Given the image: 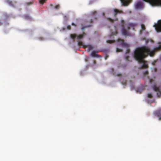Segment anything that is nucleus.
<instances>
[{"instance_id": "f257e3e1", "label": "nucleus", "mask_w": 161, "mask_h": 161, "mask_svg": "<svg viewBox=\"0 0 161 161\" xmlns=\"http://www.w3.org/2000/svg\"><path fill=\"white\" fill-rule=\"evenodd\" d=\"M159 45L158 47L154 48L153 50L151 51L149 47L143 46L141 47L136 48L134 51V56L135 59L140 63H142V65L140 69L147 68L148 66L146 63V62L143 58L146 57L148 55L152 57L154 56L155 52L161 50V42H158Z\"/></svg>"}, {"instance_id": "f03ea898", "label": "nucleus", "mask_w": 161, "mask_h": 161, "mask_svg": "<svg viewBox=\"0 0 161 161\" xmlns=\"http://www.w3.org/2000/svg\"><path fill=\"white\" fill-rule=\"evenodd\" d=\"M143 1L149 3L152 6H161V0H143Z\"/></svg>"}, {"instance_id": "7ed1b4c3", "label": "nucleus", "mask_w": 161, "mask_h": 161, "mask_svg": "<svg viewBox=\"0 0 161 161\" xmlns=\"http://www.w3.org/2000/svg\"><path fill=\"white\" fill-rule=\"evenodd\" d=\"M153 27L157 32H161V19L158 20L157 23H155Z\"/></svg>"}, {"instance_id": "20e7f679", "label": "nucleus", "mask_w": 161, "mask_h": 161, "mask_svg": "<svg viewBox=\"0 0 161 161\" xmlns=\"http://www.w3.org/2000/svg\"><path fill=\"white\" fill-rule=\"evenodd\" d=\"M122 23V34L125 36H128L130 35L129 33L127 32L125 28L124 24L125 23V21L124 20H122L121 21Z\"/></svg>"}, {"instance_id": "39448f33", "label": "nucleus", "mask_w": 161, "mask_h": 161, "mask_svg": "<svg viewBox=\"0 0 161 161\" xmlns=\"http://www.w3.org/2000/svg\"><path fill=\"white\" fill-rule=\"evenodd\" d=\"M86 34L85 33L83 32L82 34L78 36L75 34H71L70 35V36L71 38L73 39H74L76 37L77 39L79 40L82 39L84 36H86Z\"/></svg>"}, {"instance_id": "423d86ee", "label": "nucleus", "mask_w": 161, "mask_h": 161, "mask_svg": "<svg viewBox=\"0 0 161 161\" xmlns=\"http://www.w3.org/2000/svg\"><path fill=\"white\" fill-rule=\"evenodd\" d=\"M153 88L155 91L157 92L158 97H161V90L159 89V87L154 85L153 86Z\"/></svg>"}, {"instance_id": "0eeeda50", "label": "nucleus", "mask_w": 161, "mask_h": 161, "mask_svg": "<svg viewBox=\"0 0 161 161\" xmlns=\"http://www.w3.org/2000/svg\"><path fill=\"white\" fill-rule=\"evenodd\" d=\"M135 8L137 9H142L144 8V5L142 2H139L136 4Z\"/></svg>"}, {"instance_id": "6e6552de", "label": "nucleus", "mask_w": 161, "mask_h": 161, "mask_svg": "<svg viewBox=\"0 0 161 161\" xmlns=\"http://www.w3.org/2000/svg\"><path fill=\"white\" fill-rule=\"evenodd\" d=\"M118 42L119 43V44L123 46L126 47H129V45L125 42L124 40L119 39H118Z\"/></svg>"}, {"instance_id": "1a4fd4ad", "label": "nucleus", "mask_w": 161, "mask_h": 161, "mask_svg": "<svg viewBox=\"0 0 161 161\" xmlns=\"http://www.w3.org/2000/svg\"><path fill=\"white\" fill-rule=\"evenodd\" d=\"M123 12L120 10L117 9H115L114 10V14L113 15L114 17H116V16L118 14H123Z\"/></svg>"}, {"instance_id": "9d476101", "label": "nucleus", "mask_w": 161, "mask_h": 161, "mask_svg": "<svg viewBox=\"0 0 161 161\" xmlns=\"http://www.w3.org/2000/svg\"><path fill=\"white\" fill-rule=\"evenodd\" d=\"M124 6L128 5L131 2L132 0H120Z\"/></svg>"}, {"instance_id": "9b49d317", "label": "nucleus", "mask_w": 161, "mask_h": 161, "mask_svg": "<svg viewBox=\"0 0 161 161\" xmlns=\"http://www.w3.org/2000/svg\"><path fill=\"white\" fill-rule=\"evenodd\" d=\"M155 116L159 118V120H161V113L158 111H155L154 113Z\"/></svg>"}, {"instance_id": "f8f14e48", "label": "nucleus", "mask_w": 161, "mask_h": 161, "mask_svg": "<svg viewBox=\"0 0 161 161\" xmlns=\"http://www.w3.org/2000/svg\"><path fill=\"white\" fill-rule=\"evenodd\" d=\"M97 52H96L94 51H93L91 54V56L94 57H101L100 55L97 54Z\"/></svg>"}, {"instance_id": "ddd939ff", "label": "nucleus", "mask_w": 161, "mask_h": 161, "mask_svg": "<svg viewBox=\"0 0 161 161\" xmlns=\"http://www.w3.org/2000/svg\"><path fill=\"white\" fill-rule=\"evenodd\" d=\"M87 47L88 48V51H90L91 50H92L93 49V47L91 45H88L87 46Z\"/></svg>"}, {"instance_id": "4468645a", "label": "nucleus", "mask_w": 161, "mask_h": 161, "mask_svg": "<svg viewBox=\"0 0 161 161\" xmlns=\"http://www.w3.org/2000/svg\"><path fill=\"white\" fill-rule=\"evenodd\" d=\"M137 25V24L135 23H130V24L129 25V26L128 27V29L129 30L130 29V27H134L135 26H136Z\"/></svg>"}, {"instance_id": "2eb2a0df", "label": "nucleus", "mask_w": 161, "mask_h": 161, "mask_svg": "<svg viewBox=\"0 0 161 161\" xmlns=\"http://www.w3.org/2000/svg\"><path fill=\"white\" fill-rule=\"evenodd\" d=\"M6 2L7 3L9 4V5L11 6L13 5V4L12 1H10L9 0H6Z\"/></svg>"}, {"instance_id": "dca6fc26", "label": "nucleus", "mask_w": 161, "mask_h": 161, "mask_svg": "<svg viewBox=\"0 0 161 161\" xmlns=\"http://www.w3.org/2000/svg\"><path fill=\"white\" fill-rule=\"evenodd\" d=\"M117 34V32L115 31L114 32H112L110 35V37H111L112 36L114 35H116Z\"/></svg>"}, {"instance_id": "f3484780", "label": "nucleus", "mask_w": 161, "mask_h": 161, "mask_svg": "<svg viewBox=\"0 0 161 161\" xmlns=\"http://www.w3.org/2000/svg\"><path fill=\"white\" fill-rule=\"evenodd\" d=\"M115 42L114 40H108L107 41V42L108 43H114Z\"/></svg>"}, {"instance_id": "a211bd4d", "label": "nucleus", "mask_w": 161, "mask_h": 161, "mask_svg": "<svg viewBox=\"0 0 161 161\" xmlns=\"http://www.w3.org/2000/svg\"><path fill=\"white\" fill-rule=\"evenodd\" d=\"M141 28L142 30H145L146 28L145 25L143 24H142L141 25Z\"/></svg>"}, {"instance_id": "6ab92c4d", "label": "nucleus", "mask_w": 161, "mask_h": 161, "mask_svg": "<svg viewBox=\"0 0 161 161\" xmlns=\"http://www.w3.org/2000/svg\"><path fill=\"white\" fill-rule=\"evenodd\" d=\"M78 44L79 46H82L83 45V42L81 41H78Z\"/></svg>"}, {"instance_id": "aec40b11", "label": "nucleus", "mask_w": 161, "mask_h": 161, "mask_svg": "<svg viewBox=\"0 0 161 161\" xmlns=\"http://www.w3.org/2000/svg\"><path fill=\"white\" fill-rule=\"evenodd\" d=\"M147 96L149 98H152L153 97V95L152 94L150 93H148Z\"/></svg>"}, {"instance_id": "412c9836", "label": "nucleus", "mask_w": 161, "mask_h": 161, "mask_svg": "<svg viewBox=\"0 0 161 161\" xmlns=\"http://www.w3.org/2000/svg\"><path fill=\"white\" fill-rule=\"evenodd\" d=\"M47 0H40L39 3L40 4H43Z\"/></svg>"}, {"instance_id": "4be33fe9", "label": "nucleus", "mask_w": 161, "mask_h": 161, "mask_svg": "<svg viewBox=\"0 0 161 161\" xmlns=\"http://www.w3.org/2000/svg\"><path fill=\"white\" fill-rule=\"evenodd\" d=\"M25 19H31L30 17L28 15H25L24 16Z\"/></svg>"}, {"instance_id": "5701e85b", "label": "nucleus", "mask_w": 161, "mask_h": 161, "mask_svg": "<svg viewBox=\"0 0 161 161\" xmlns=\"http://www.w3.org/2000/svg\"><path fill=\"white\" fill-rule=\"evenodd\" d=\"M116 51L117 52H121L122 51V50L118 48H117Z\"/></svg>"}, {"instance_id": "b1692460", "label": "nucleus", "mask_w": 161, "mask_h": 161, "mask_svg": "<svg viewBox=\"0 0 161 161\" xmlns=\"http://www.w3.org/2000/svg\"><path fill=\"white\" fill-rule=\"evenodd\" d=\"M121 83L123 85H125L126 84V80H124Z\"/></svg>"}, {"instance_id": "393cba45", "label": "nucleus", "mask_w": 161, "mask_h": 161, "mask_svg": "<svg viewBox=\"0 0 161 161\" xmlns=\"http://www.w3.org/2000/svg\"><path fill=\"white\" fill-rule=\"evenodd\" d=\"M60 8V6L59 4L57 5L54 7V8L56 9H58Z\"/></svg>"}, {"instance_id": "a878e982", "label": "nucleus", "mask_w": 161, "mask_h": 161, "mask_svg": "<svg viewBox=\"0 0 161 161\" xmlns=\"http://www.w3.org/2000/svg\"><path fill=\"white\" fill-rule=\"evenodd\" d=\"M157 68H154L152 70V71H153L154 72H156L157 71Z\"/></svg>"}, {"instance_id": "bb28decb", "label": "nucleus", "mask_w": 161, "mask_h": 161, "mask_svg": "<svg viewBox=\"0 0 161 161\" xmlns=\"http://www.w3.org/2000/svg\"><path fill=\"white\" fill-rule=\"evenodd\" d=\"M97 12L96 11H93L92 12V15L93 16L95 15V14H97Z\"/></svg>"}, {"instance_id": "cd10ccee", "label": "nucleus", "mask_w": 161, "mask_h": 161, "mask_svg": "<svg viewBox=\"0 0 161 161\" xmlns=\"http://www.w3.org/2000/svg\"><path fill=\"white\" fill-rule=\"evenodd\" d=\"M148 71H146L144 72V75H148Z\"/></svg>"}, {"instance_id": "c85d7f7f", "label": "nucleus", "mask_w": 161, "mask_h": 161, "mask_svg": "<svg viewBox=\"0 0 161 161\" xmlns=\"http://www.w3.org/2000/svg\"><path fill=\"white\" fill-rule=\"evenodd\" d=\"M129 57L128 56H127L125 57V59L127 61L129 60Z\"/></svg>"}, {"instance_id": "c756f323", "label": "nucleus", "mask_w": 161, "mask_h": 161, "mask_svg": "<svg viewBox=\"0 0 161 161\" xmlns=\"http://www.w3.org/2000/svg\"><path fill=\"white\" fill-rule=\"evenodd\" d=\"M108 19L112 22H113L114 21V20L113 19H111V18H108Z\"/></svg>"}, {"instance_id": "7c9ffc66", "label": "nucleus", "mask_w": 161, "mask_h": 161, "mask_svg": "<svg viewBox=\"0 0 161 161\" xmlns=\"http://www.w3.org/2000/svg\"><path fill=\"white\" fill-rule=\"evenodd\" d=\"M67 29H68V30H70V29H71V26H70V25H68V26H67Z\"/></svg>"}, {"instance_id": "2f4dec72", "label": "nucleus", "mask_w": 161, "mask_h": 161, "mask_svg": "<svg viewBox=\"0 0 161 161\" xmlns=\"http://www.w3.org/2000/svg\"><path fill=\"white\" fill-rule=\"evenodd\" d=\"M130 50L129 49H127L126 52V53H129L130 52Z\"/></svg>"}, {"instance_id": "473e14b6", "label": "nucleus", "mask_w": 161, "mask_h": 161, "mask_svg": "<svg viewBox=\"0 0 161 161\" xmlns=\"http://www.w3.org/2000/svg\"><path fill=\"white\" fill-rule=\"evenodd\" d=\"M86 27H84V26H83V27L82 28H81V30L84 31L85 29V28Z\"/></svg>"}, {"instance_id": "72a5a7b5", "label": "nucleus", "mask_w": 161, "mask_h": 161, "mask_svg": "<svg viewBox=\"0 0 161 161\" xmlns=\"http://www.w3.org/2000/svg\"><path fill=\"white\" fill-rule=\"evenodd\" d=\"M71 25H72L75 26H76V25L74 23H72L71 24Z\"/></svg>"}, {"instance_id": "f704fd0d", "label": "nucleus", "mask_w": 161, "mask_h": 161, "mask_svg": "<svg viewBox=\"0 0 161 161\" xmlns=\"http://www.w3.org/2000/svg\"><path fill=\"white\" fill-rule=\"evenodd\" d=\"M153 80L152 79H151L150 80V83H152V82L153 81Z\"/></svg>"}, {"instance_id": "c9c22d12", "label": "nucleus", "mask_w": 161, "mask_h": 161, "mask_svg": "<svg viewBox=\"0 0 161 161\" xmlns=\"http://www.w3.org/2000/svg\"><path fill=\"white\" fill-rule=\"evenodd\" d=\"M3 24V22L1 21H0V26L2 25Z\"/></svg>"}, {"instance_id": "e433bc0d", "label": "nucleus", "mask_w": 161, "mask_h": 161, "mask_svg": "<svg viewBox=\"0 0 161 161\" xmlns=\"http://www.w3.org/2000/svg\"><path fill=\"white\" fill-rule=\"evenodd\" d=\"M85 61L86 62H87L88 61V60L87 59H85Z\"/></svg>"}, {"instance_id": "4c0bfd02", "label": "nucleus", "mask_w": 161, "mask_h": 161, "mask_svg": "<svg viewBox=\"0 0 161 161\" xmlns=\"http://www.w3.org/2000/svg\"><path fill=\"white\" fill-rule=\"evenodd\" d=\"M96 61L95 60H94V63H96Z\"/></svg>"}, {"instance_id": "58836bf2", "label": "nucleus", "mask_w": 161, "mask_h": 161, "mask_svg": "<svg viewBox=\"0 0 161 161\" xmlns=\"http://www.w3.org/2000/svg\"><path fill=\"white\" fill-rule=\"evenodd\" d=\"M91 23H92V20H91Z\"/></svg>"}, {"instance_id": "ea45409f", "label": "nucleus", "mask_w": 161, "mask_h": 161, "mask_svg": "<svg viewBox=\"0 0 161 161\" xmlns=\"http://www.w3.org/2000/svg\"><path fill=\"white\" fill-rule=\"evenodd\" d=\"M121 75V74H119V75H118L119 76V75Z\"/></svg>"}, {"instance_id": "a19ab883", "label": "nucleus", "mask_w": 161, "mask_h": 161, "mask_svg": "<svg viewBox=\"0 0 161 161\" xmlns=\"http://www.w3.org/2000/svg\"><path fill=\"white\" fill-rule=\"evenodd\" d=\"M90 26H91V25H89V26H88V27H90Z\"/></svg>"}, {"instance_id": "79ce46f5", "label": "nucleus", "mask_w": 161, "mask_h": 161, "mask_svg": "<svg viewBox=\"0 0 161 161\" xmlns=\"http://www.w3.org/2000/svg\"><path fill=\"white\" fill-rule=\"evenodd\" d=\"M95 19H96V18H96V17H95Z\"/></svg>"}]
</instances>
